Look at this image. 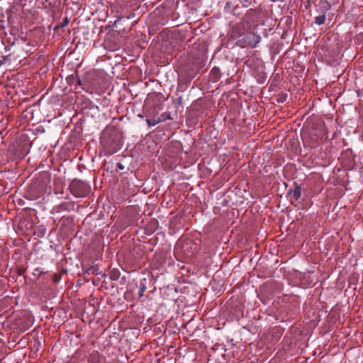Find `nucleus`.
<instances>
[{
  "instance_id": "nucleus-1",
  "label": "nucleus",
  "mask_w": 363,
  "mask_h": 363,
  "mask_svg": "<svg viewBox=\"0 0 363 363\" xmlns=\"http://www.w3.org/2000/svg\"><path fill=\"white\" fill-rule=\"evenodd\" d=\"M70 192L77 198L85 197L90 192V186L81 180L74 179L69 184Z\"/></svg>"
},
{
  "instance_id": "nucleus-2",
  "label": "nucleus",
  "mask_w": 363,
  "mask_h": 363,
  "mask_svg": "<svg viewBox=\"0 0 363 363\" xmlns=\"http://www.w3.org/2000/svg\"><path fill=\"white\" fill-rule=\"evenodd\" d=\"M261 37L254 33H249L240 39L237 44L242 48H255L260 42Z\"/></svg>"
},
{
  "instance_id": "nucleus-3",
  "label": "nucleus",
  "mask_w": 363,
  "mask_h": 363,
  "mask_svg": "<svg viewBox=\"0 0 363 363\" xmlns=\"http://www.w3.org/2000/svg\"><path fill=\"white\" fill-rule=\"evenodd\" d=\"M291 197L295 200H298L301 196V189L300 186H296L291 192Z\"/></svg>"
},
{
  "instance_id": "nucleus-4",
  "label": "nucleus",
  "mask_w": 363,
  "mask_h": 363,
  "mask_svg": "<svg viewBox=\"0 0 363 363\" xmlns=\"http://www.w3.org/2000/svg\"><path fill=\"white\" fill-rule=\"evenodd\" d=\"M162 121V120L160 118H157L156 119H146V122L148 124L149 127L155 126L157 124L160 123Z\"/></svg>"
},
{
  "instance_id": "nucleus-5",
  "label": "nucleus",
  "mask_w": 363,
  "mask_h": 363,
  "mask_svg": "<svg viewBox=\"0 0 363 363\" xmlns=\"http://www.w3.org/2000/svg\"><path fill=\"white\" fill-rule=\"evenodd\" d=\"M325 21V15L318 16L315 18V23L317 25H323Z\"/></svg>"
},
{
  "instance_id": "nucleus-6",
  "label": "nucleus",
  "mask_w": 363,
  "mask_h": 363,
  "mask_svg": "<svg viewBox=\"0 0 363 363\" xmlns=\"http://www.w3.org/2000/svg\"><path fill=\"white\" fill-rule=\"evenodd\" d=\"M145 290H146L145 284L143 282H141L140 285L139 291H138V295L140 297L143 296Z\"/></svg>"
},
{
  "instance_id": "nucleus-7",
  "label": "nucleus",
  "mask_w": 363,
  "mask_h": 363,
  "mask_svg": "<svg viewBox=\"0 0 363 363\" xmlns=\"http://www.w3.org/2000/svg\"><path fill=\"white\" fill-rule=\"evenodd\" d=\"M255 13H256V12H255V11L250 10V11L247 13V16H246V17L248 18H250V16L255 15Z\"/></svg>"
},
{
  "instance_id": "nucleus-8",
  "label": "nucleus",
  "mask_w": 363,
  "mask_h": 363,
  "mask_svg": "<svg viewBox=\"0 0 363 363\" xmlns=\"http://www.w3.org/2000/svg\"><path fill=\"white\" fill-rule=\"evenodd\" d=\"M218 69H216V68H213L211 72V75H216V74H218Z\"/></svg>"
},
{
  "instance_id": "nucleus-9",
  "label": "nucleus",
  "mask_w": 363,
  "mask_h": 363,
  "mask_svg": "<svg viewBox=\"0 0 363 363\" xmlns=\"http://www.w3.org/2000/svg\"><path fill=\"white\" fill-rule=\"evenodd\" d=\"M65 203H63V204H61L60 206H57V208H59V210H58V211H62V210H64V209H65V208H64V206H65Z\"/></svg>"
},
{
  "instance_id": "nucleus-10",
  "label": "nucleus",
  "mask_w": 363,
  "mask_h": 363,
  "mask_svg": "<svg viewBox=\"0 0 363 363\" xmlns=\"http://www.w3.org/2000/svg\"><path fill=\"white\" fill-rule=\"evenodd\" d=\"M319 143L318 139L316 138L313 145L315 146Z\"/></svg>"
},
{
  "instance_id": "nucleus-11",
  "label": "nucleus",
  "mask_w": 363,
  "mask_h": 363,
  "mask_svg": "<svg viewBox=\"0 0 363 363\" xmlns=\"http://www.w3.org/2000/svg\"><path fill=\"white\" fill-rule=\"evenodd\" d=\"M118 167L120 169H123V166H122V164H118Z\"/></svg>"
},
{
  "instance_id": "nucleus-12",
  "label": "nucleus",
  "mask_w": 363,
  "mask_h": 363,
  "mask_svg": "<svg viewBox=\"0 0 363 363\" xmlns=\"http://www.w3.org/2000/svg\"><path fill=\"white\" fill-rule=\"evenodd\" d=\"M116 151L108 152V155H111L113 153H114Z\"/></svg>"
},
{
  "instance_id": "nucleus-13",
  "label": "nucleus",
  "mask_w": 363,
  "mask_h": 363,
  "mask_svg": "<svg viewBox=\"0 0 363 363\" xmlns=\"http://www.w3.org/2000/svg\"><path fill=\"white\" fill-rule=\"evenodd\" d=\"M113 279H117L118 277H113V274H112V277H111Z\"/></svg>"
}]
</instances>
